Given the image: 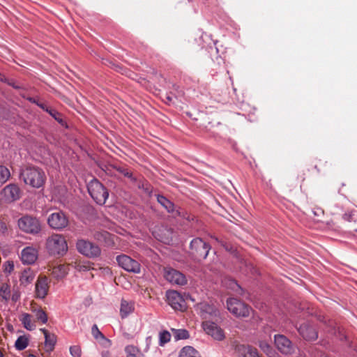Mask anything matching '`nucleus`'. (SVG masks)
Returning a JSON list of instances; mask_svg holds the SVG:
<instances>
[{
  "label": "nucleus",
  "instance_id": "14",
  "mask_svg": "<svg viewBox=\"0 0 357 357\" xmlns=\"http://www.w3.org/2000/svg\"><path fill=\"white\" fill-rule=\"evenodd\" d=\"M112 169H114L124 177L128 178L132 183L137 182V178L133 175L128 167L124 164L114 163L109 165L106 167L105 172L109 174Z\"/></svg>",
  "mask_w": 357,
  "mask_h": 357
},
{
  "label": "nucleus",
  "instance_id": "40",
  "mask_svg": "<svg viewBox=\"0 0 357 357\" xmlns=\"http://www.w3.org/2000/svg\"><path fill=\"white\" fill-rule=\"evenodd\" d=\"M21 294L20 290L17 288H13L11 290L10 299L14 303H17L20 299Z\"/></svg>",
  "mask_w": 357,
  "mask_h": 357
},
{
  "label": "nucleus",
  "instance_id": "7",
  "mask_svg": "<svg viewBox=\"0 0 357 357\" xmlns=\"http://www.w3.org/2000/svg\"><path fill=\"white\" fill-rule=\"evenodd\" d=\"M22 196V190L16 183H10L0 191V197L6 203H12L19 200Z\"/></svg>",
  "mask_w": 357,
  "mask_h": 357
},
{
  "label": "nucleus",
  "instance_id": "16",
  "mask_svg": "<svg viewBox=\"0 0 357 357\" xmlns=\"http://www.w3.org/2000/svg\"><path fill=\"white\" fill-rule=\"evenodd\" d=\"M38 250L33 246H27L21 252V260L23 264H32L37 260Z\"/></svg>",
  "mask_w": 357,
  "mask_h": 357
},
{
  "label": "nucleus",
  "instance_id": "35",
  "mask_svg": "<svg viewBox=\"0 0 357 357\" xmlns=\"http://www.w3.org/2000/svg\"><path fill=\"white\" fill-rule=\"evenodd\" d=\"M176 340H185L190 337L189 332L185 329H177L174 332Z\"/></svg>",
  "mask_w": 357,
  "mask_h": 357
},
{
  "label": "nucleus",
  "instance_id": "24",
  "mask_svg": "<svg viewBox=\"0 0 357 357\" xmlns=\"http://www.w3.org/2000/svg\"><path fill=\"white\" fill-rule=\"evenodd\" d=\"M20 321H21L24 328L28 331H31L36 328L34 321L32 320V316L29 313H22L20 317Z\"/></svg>",
  "mask_w": 357,
  "mask_h": 357
},
{
  "label": "nucleus",
  "instance_id": "6",
  "mask_svg": "<svg viewBox=\"0 0 357 357\" xmlns=\"http://www.w3.org/2000/svg\"><path fill=\"white\" fill-rule=\"evenodd\" d=\"M190 252L198 259H205L211 250V245L201 238H193L190 244Z\"/></svg>",
  "mask_w": 357,
  "mask_h": 357
},
{
  "label": "nucleus",
  "instance_id": "1",
  "mask_svg": "<svg viewBox=\"0 0 357 357\" xmlns=\"http://www.w3.org/2000/svg\"><path fill=\"white\" fill-rule=\"evenodd\" d=\"M20 178L26 185L37 189L43 188L47 179L43 169L34 165H28L22 168Z\"/></svg>",
  "mask_w": 357,
  "mask_h": 357
},
{
  "label": "nucleus",
  "instance_id": "17",
  "mask_svg": "<svg viewBox=\"0 0 357 357\" xmlns=\"http://www.w3.org/2000/svg\"><path fill=\"white\" fill-rule=\"evenodd\" d=\"M275 344L282 354H290L292 350L291 342L283 335H275Z\"/></svg>",
  "mask_w": 357,
  "mask_h": 357
},
{
  "label": "nucleus",
  "instance_id": "8",
  "mask_svg": "<svg viewBox=\"0 0 357 357\" xmlns=\"http://www.w3.org/2000/svg\"><path fill=\"white\" fill-rule=\"evenodd\" d=\"M47 224L52 229L60 231L68 225V218L64 212L58 211L48 216Z\"/></svg>",
  "mask_w": 357,
  "mask_h": 357
},
{
  "label": "nucleus",
  "instance_id": "47",
  "mask_svg": "<svg viewBox=\"0 0 357 357\" xmlns=\"http://www.w3.org/2000/svg\"><path fill=\"white\" fill-rule=\"evenodd\" d=\"M313 213L315 215H319L320 214H324V210L321 208L317 207L314 208Z\"/></svg>",
  "mask_w": 357,
  "mask_h": 357
},
{
  "label": "nucleus",
  "instance_id": "42",
  "mask_svg": "<svg viewBox=\"0 0 357 357\" xmlns=\"http://www.w3.org/2000/svg\"><path fill=\"white\" fill-rule=\"evenodd\" d=\"M91 333L95 339H98L99 337L105 338L104 335L99 331L96 324L93 325Z\"/></svg>",
  "mask_w": 357,
  "mask_h": 357
},
{
  "label": "nucleus",
  "instance_id": "28",
  "mask_svg": "<svg viewBox=\"0 0 357 357\" xmlns=\"http://www.w3.org/2000/svg\"><path fill=\"white\" fill-rule=\"evenodd\" d=\"M52 118H54L60 125L62 126H66V123L63 119L62 114L59 112L56 109L49 107L46 111Z\"/></svg>",
  "mask_w": 357,
  "mask_h": 357
},
{
  "label": "nucleus",
  "instance_id": "9",
  "mask_svg": "<svg viewBox=\"0 0 357 357\" xmlns=\"http://www.w3.org/2000/svg\"><path fill=\"white\" fill-rule=\"evenodd\" d=\"M76 248L78 252L88 257H96L100 255V248L93 243L79 239L77 241Z\"/></svg>",
  "mask_w": 357,
  "mask_h": 357
},
{
  "label": "nucleus",
  "instance_id": "32",
  "mask_svg": "<svg viewBox=\"0 0 357 357\" xmlns=\"http://www.w3.org/2000/svg\"><path fill=\"white\" fill-rule=\"evenodd\" d=\"M109 236V233L106 231H96L94 234V238L101 242H107Z\"/></svg>",
  "mask_w": 357,
  "mask_h": 357
},
{
  "label": "nucleus",
  "instance_id": "39",
  "mask_svg": "<svg viewBox=\"0 0 357 357\" xmlns=\"http://www.w3.org/2000/svg\"><path fill=\"white\" fill-rule=\"evenodd\" d=\"M27 100L33 104H36L37 106H38L40 108H41L43 111H47V109L49 108L45 103L40 102L38 99L33 97H29Z\"/></svg>",
  "mask_w": 357,
  "mask_h": 357
},
{
  "label": "nucleus",
  "instance_id": "38",
  "mask_svg": "<svg viewBox=\"0 0 357 357\" xmlns=\"http://www.w3.org/2000/svg\"><path fill=\"white\" fill-rule=\"evenodd\" d=\"M70 354L73 357H81L82 350L78 345H73L70 347Z\"/></svg>",
  "mask_w": 357,
  "mask_h": 357
},
{
  "label": "nucleus",
  "instance_id": "12",
  "mask_svg": "<svg viewBox=\"0 0 357 357\" xmlns=\"http://www.w3.org/2000/svg\"><path fill=\"white\" fill-rule=\"evenodd\" d=\"M165 278L172 284L183 286L187 284V279L181 272L172 268H167L165 269Z\"/></svg>",
  "mask_w": 357,
  "mask_h": 357
},
{
  "label": "nucleus",
  "instance_id": "19",
  "mask_svg": "<svg viewBox=\"0 0 357 357\" xmlns=\"http://www.w3.org/2000/svg\"><path fill=\"white\" fill-rule=\"evenodd\" d=\"M48 280L46 277H40L36 283V296L38 298H44L48 292Z\"/></svg>",
  "mask_w": 357,
  "mask_h": 357
},
{
  "label": "nucleus",
  "instance_id": "18",
  "mask_svg": "<svg viewBox=\"0 0 357 357\" xmlns=\"http://www.w3.org/2000/svg\"><path fill=\"white\" fill-rule=\"evenodd\" d=\"M235 352L239 357H260L257 349L250 345L236 344Z\"/></svg>",
  "mask_w": 357,
  "mask_h": 357
},
{
  "label": "nucleus",
  "instance_id": "46",
  "mask_svg": "<svg viewBox=\"0 0 357 357\" xmlns=\"http://www.w3.org/2000/svg\"><path fill=\"white\" fill-rule=\"evenodd\" d=\"M174 96L172 93H166L165 96L164 101L167 105H171L173 103Z\"/></svg>",
  "mask_w": 357,
  "mask_h": 357
},
{
  "label": "nucleus",
  "instance_id": "4",
  "mask_svg": "<svg viewBox=\"0 0 357 357\" xmlns=\"http://www.w3.org/2000/svg\"><path fill=\"white\" fill-rule=\"evenodd\" d=\"M19 229L28 234L37 235L41 231V223L40 220L31 215H24L17 220Z\"/></svg>",
  "mask_w": 357,
  "mask_h": 357
},
{
  "label": "nucleus",
  "instance_id": "41",
  "mask_svg": "<svg viewBox=\"0 0 357 357\" xmlns=\"http://www.w3.org/2000/svg\"><path fill=\"white\" fill-rule=\"evenodd\" d=\"M231 288L238 294L243 295V289L235 281L230 280Z\"/></svg>",
  "mask_w": 357,
  "mask_h": 357
},
{
  "label": "nucleus",
  "instance_id": "23",
  "mask_svg": "<svg viewBox=\"0 0 357 357\" xmlns=\"http://www.w3.org/2000/svg\"><path fill=\"white\" fill-rule=\"evenodd\" d=\"M69 271L68 265L60 264L52 269V275L57 280H60L66 276Z\"/></svg>",
  "mask_w": 357,
  "mask_h": 357
},
{
  "label": "nucleus",
  "instance_id": "36",
  "mask_svg": "<svg viewBox=\"0 0 357 357\" xmlns=\"http://www.w3.org/2000/svg\"><path fill=\"white\" fill-rule=\"evenodd\" d=\"M135 183L137 185L139 188L143 189L146 192L149 193L151 192L150 184L144 179H140L139 181L137 179V182Z\"/></svg>",
  "mask_w": 357,
  "mask_h": 357
},
{
  "label": "nucleus",
  "instance_id": "51",
  "mask_svg": "<svg viewBox=\"0 0 357 357\" xmlns=\"http://www.w3.org/2000/svg\"><path fill=\"white\" fill-rule=\"evenodd\" d=\"M10 85L13 86V88L15 89H19L20 86L18 85H16V84H10L9 83Z\"/></svg>",
  "mask_w": 357,
  "mask_h": 357
},
{
  "label": "nucleus",
  "instance_id": "53",
  "mask_svg": "<svg viewBox=\"0 0 357 357\" xmlns=\"http://www.w3.org/2000/svg\"><path fill=\"white\" fill-rule=\"evenodd\" d=\"M216 312H217L216 310H214L213 309L211 310V313H213L215 315H216Z\"/></svg>",
  "mask_w": 357,
  "mask_h": 357
},
{
  "label": "nucleus",
  "instance_id": "15",
  "mask_svg": "<svg viewBox=\"0 0 357 357\" xmlns=\"http://www.w3.org/2000/svg\"><path fill=\"white\" fill-rule=\"evenodd\" d=\"M299 334L306 340H315L318 337L316 328L309 323L301 324L298 328Z\"/></svg>",
  "mask_w": 357,
  "mask_h": 357
},
{
  "label": "nucleus",
  "instance_id": "49",
  "mask_svg": "<svg viewBox=\"0 0 357 357\" xmlns=\"http://www.w3.org/2000/svg\"><path fill=\"white\" fill-rule=\"evenodd\" d=\"M0 81L2 82H7L6 77L1 73H0Z\"/></svg>",
  "mask_w": 357,
  "mask_h": 357
},
{
  "label": "nucleus",
  "instance_id": "33",
  "mask_svg": "<svg viewBox=\"0 0 357 357\" xmlns=\"http://www.w3.org/2000/svg\"><path fill=\"white\" fill-rule=\"evenodd\" d=\"M125 351L126 353V357H139L138 354L139 351L133 345H128L126 347Z\"/></svg>",
  "mask_w": 357,
  "mask_h": 357
},
{
  "label": "nucleus",
  "instance_id": "11",
  "mask_svg": "<svg viewBox=\"0 0 357 357\" xmlns=\"http://www.w3.org/2000/svg\"><path fill=\"white\" fill-rule=\"evenodd\" d=\"M168 304L174 310L184 311L186 304L183 296L176 291H167L166 294Z\"/></svg>",
  "mask_w": 357,
  "mask_h": 357
},
{
  "label": "nucleus",
  "instance_id": "26",
  "mask_svg": "<svg viewBox=\"0 0 357 357\" xmlns=\"http://www.w3.org/2000/svg\"><path fill=\"white\" fill-rule=\"evenodd\" d=\"M56 343V336L54 333H50L45 337V351L51 353L54 351Z\"/></svg>",
  "mask_w": 357,
  "mask_h": 357
},
{
  "label": "nucleus",
  "instance_id": "22",
  "mask_svg": "<svg viewBox=\"0 0 357 357\" xmlns=\"http://www.w3.org/2000/svg\"><path fill=\"white\" fill-rule=\"evenodd\" d=\"M11 289L10 285L8 282H3L0 286V301L8 303L10 299Z\"/></svg>",
  "mask_w": 357,
  "mask_h": 357
},
{
  "label": "nucleus",
  "instance_id": "50",
  "mask_svg": "<svg viewBox=\"0 0 357 357\" xmlns=\"http://www.w3.org/2000/svg\"><path fill=\"white\" fill-rule=\"evenodd\" d=\"M40 331L43 333L44 337L50 334V333L45 328H40Z\"/></svg>",
  "mask_w": 357,
  "mask_h": 357
},
{
  "label": "nucleus",
  "instance_id": "43",
  "mask_svg": "<svg viewBox=\"0 0 357 357\" xmlns=\"http://www.w3.org/2000/svg\"><path fill=\"white\" fill-rule=\"evenodd\" d=\"M14 270V264L12 261H7L3 264V271L10 274Z\"/></svg>",
  "mask_w": 357,
  "mask_h": 357
},
{
  "label": "nucleus",
  "instance_id": "30",
  "mask_svg": "<svg viewBox=\"0 0 357 357\" xmlns=\"http://www.w3.org/2000/svg\"><path fill=\"white\" fill-rule=\"evenodd\" d=\"M11 176L9 169L3 165H0V184L3 185L6 183Z\"/></svg>",
  "mask_w": 357,
  "mask_h": 357
},
{
  "label": "nucleus",
  "instance_id": "45",
  "mask_svg": "<svg viewBox=\"0 0 357 357\" xmlns=\"http://www.w3.org/2000/svg\"><path fill=\"white\" fill-rule=\"evenodd\" d=\"M259 347L264 352L267 354L271 350V346L268 343L264 342H260Z\"/></svg>",
  "mask_w": 357,
  "mask_h": 357
},
{
  "label": "nucleus",
  "instance_id": "25",
  "mask_svg": "<svg viewBox=\"0 0 357 357\" xmlns=\"http://www.w3.org/2000/svg\"><path fill=\"white\" fill-rule=\"evenodd\" d=\"M157 201L161 204L168 213H174L175 211V205L174 204L169 200L167 197L163 195H157Z\"/></svg>",
  "mask_w": 357,
  "mask_h": 357
},
{
  "label": "nucleus",
  "instance_id": "37",
  "mask_svg": "<svg viewBox=\"0 0 357 357\" xmlns=\"http://www.w3.org/2000/svg\"><path fill=\"white\" fill-rule=\"evenodd\" d=\"M171 335L167 331H164L160 333V344L162 345L170 341Z\"/></svg>",
  "mask_w": 357,
  "mask_h": 357
},
{
  "label": "nucleus",
  "instance_id": "52",
  "mask_svg": "<svg viewBox=\"0 0 357 357\" xmlns=\"http://www.w3.org/2000/svg\"><path fill=\"white\" fill-rule=\"evenodd\" d=\"M27 357H38L37 356H36L35 354H29Z\"/></svg>",
  "mask_w": 357,
  "mask_h": 357
},
{
  "label": "nucleus",
  "instance_id": "2",
  "mask_svg": "<svg viewBox=\"0 0 357 357\" xmlns=\"http://www.w3.org/2000/svg\"><path fill=\"white\" fill-rule=\"evenodd\" d=\"M46 249L50 255L63 256L68 251V245L64 236L54 234L47 238Z\"/></svg>",
  "mask_w": 357,
  "mask_h": 357
},
{
  "label": "nucleus",
  "instance_id": "27",
  "mask_svg": "<svg viewBox=\"0 0 357 357\" xmlns=\"http://www.w3.org/2000/svg\"><path fill=\"white\" fill-rule=\"evenodd\" d=\"M199 352L191 346L184 347L179 353L178 357H198Z\"/></svg>",
  "mask_w": 357,
  "mask_h": 357
},
{
  "label": "nucleus",
  "instance_id": "48",
  "mask_svg": "<svg viewBox=\"0 0 357 357\" xmlns=\"http://www.w3.org/2000/svg\"><path fill=\"white\" fill-rule=\"evenodd\" d=\"M101 357H110V353L108 351H104L101 353Z\"/></svg>",
  "mask_w": 357,
  "mask_h": 357
},
{
  "label": "nucleus",
  "instance_id": "5",
  "mask_svg": "<svg viewBox=\"0 0 357 357\" xmlns=\"http://www.w3.org/2000/svg\"><path fill=\"white\" fill-rule=\"evenodd\" d=\"M228 310L236 317H248L250 316L252 308L247 304L235 298L227 300Z\"/></svg>",
  "mask_w": 357,
  "mask_h": 357
},
{
  "label": "nucleus",
  "instance_id": "20",
  "mask_svg": "<svg viewBox=\"0 0 357 357\" xmlns=\"http://www.w3.org/2000/svg\"><path fill=\"white\" fill-rule=\"evenodd\" d=\"M135 310L134 303L124 299L121 300L120 307V316L122 319L126 318Z\"/></svg>",
  "mask_w": 357,
  "mask_h": 357
},
{
  "label": "nucleus",
  "instance_id": "44",
  "mask_svg": "<svg viewBox=\"0 0 357 357\" xmlns=\"http://www.w3.org/2000/svg\"><path fill=\"white\" fill-rule=\"evenodd\" d=\"M91 266L87 264H78L76 266V269L79 271H87L90 269Z\"/></svg>",
  "mask_w": 357,
  "mask_h": 357
},
{
  "label": "nucleus",
  "instance_id": "31",
  "mask_svg": "<svg viewBox=\"0 0 357 357\" xmlns=\"http://www.w3.org/2000/svg\"><path fill=\"white\" fill-rule=\"evenodd\" d=\"M36 319L40 321L42 324H45L47 322L48 317L46 312L42 309H38L34 310Z\"/></svg>",
  "mask_w": 357,
  "mask_h": 357
},
{
  "label": "nucleus",
  "instance_id": "13",
  "mask_svg": "<svg viewBox=\"0 0 357 357\" xmlns=\"http://www.w3.org/2000/svg\"><path fill=\"white\" fill-rule=\"evenodd\" d=\"M204 331L217 340H222L225 338L223 331L215 323L205 321L202 323Z\"/></svg>",
  "mask_w": 357,
  "mask_h": 357
},
{
  "label": "nucleus",
  "instance_id": "3",
  "mask_svg": "<svg viewBox=\"0 0 357 357\" xmlns=\"http://www.w3.org/2000/svg\"><path fill=\"white\" fill-rule=\"evenodd\" d=\"M91 198L99 205L105 204L109 197L108 190L97 178L92 179L87 185Z\"/></svg>",
  "mask_w": 357,
  "mask_h": 357
},
{
  "label": "nucleus",
  "instance_id": "34",
  "mask_svg": "<svg viewBox=\"0 0 357 357\" xmlns=\"http://www.w3.org/2000/svg\"><path fill=\"white\" fill-rule=\"evenodd\" d=\"M356 214H357V211L356 210L347 211L343 214L342 219L350 222H356Z\"/></svg>",
  "mask_w": 357,
  "mask_h": 357
},
{
  "label": "nucleus",
  "instance_id": "10",
  "mask_svg": "<svg viewBox=\"0 0 357 357\" xmlns=\"http://www.w3.org/2000/svg\"><path fill=\"white\" fill-rule=\"evenodd\" d=\"M116 261L120 267L128 272L133 273H139L141 272L140 264L127 255L121 254L118 255L116 257Z\"/></svg>",
  "mask_w": 357,
  "mask_h": 357
},
{
  "label": "nucleus",
  "instance_id": "54",
  "mask_svg": "<svg viewBox=\"0 0 357 357\" xmlns=\"http://www.w3.org/2000/svg\"><path fill=\"white\" fill-rule=\"evenodd\" d=\"M0 357H4L3 353L0 351Z\"/></svg>",
  "mask_w": 357,
  "mask_h": 357
},
{
  "label": "nucleus",
  "instance_id": "29",
  "mask_svg": "<svg viewBox=\"0 0 357 357\" xmlns=\"http://www.w3.org/2000/svg\"><path fill=\"white\" fill-rule=\"evenodd\" d=\"M29 345V338L26 335H20L17 337L15 343L17 350L22 351Z\"/></svg>",
  "mask_w": 357,
  "mask_h": 357
},
{
  "label": "nucleus",
  "instance_id": "21",
  "mask_svg": "<svg viewBox=\"0 0 357 357\" xmlns=\"http://www.w3.org/2000/svg\"><path fill=\"white\" fill-rule=\"evenodd\" d=\"M34 278V272L30 268L24 269L20 276V284L22 285L26 286L33 282Z\"/></svg>",
  "mask_w": 357,
  "mask_h": 357
}]
</instances>
